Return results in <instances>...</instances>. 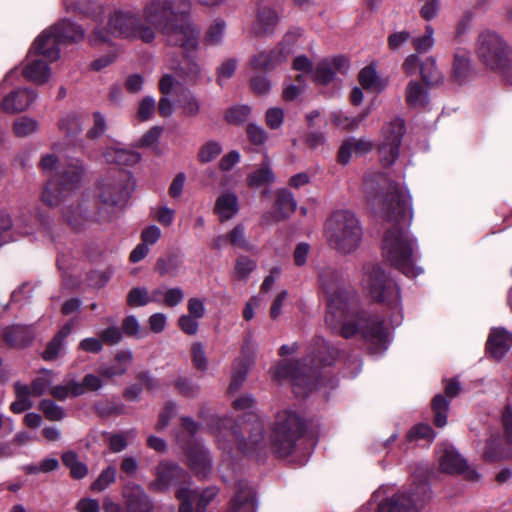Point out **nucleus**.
I'll return each instance as SVG.
<instances>
[{
    "label": "nucleus",
    "instance_id": "obj_5",
    "mask_svg": "<svg viewBox=\"0 0 512 512\" xmlns=\"http://www.w3.org/2000/svg\"><path fill=\"white\" fill-rule=\"evenodd\" d=\"M325 237L330 248L337 253L352 254L362 243L361 222L353 212L337 210L326 220Z\"/></svg>",
    "mask_w": 512,
    "mask_h": 512
},
{
    "label": "nucleus",
    "instance_id": "obj_60",
    "mask_svg": "<svg viewBox=\"0 0 512 512\" xmlns=\"http://www.w3.org/2000/svg\"><path fill=\"white\" fill-rule=\"evenodd\" d=\"M192 363L197 370L206 371L207 357L201 343H194L192 346Z\"/></svg>",
    "mask_w": 512,
    "mask_h": 512
},
{
    "label": "nucleus",
    "instance_id": "obj_22",
    "mask_svg": "<svg viewBox=\"0 0 512 512\" xmlns=\"http://www.w3.org/2000/svg\"><path fill=\"white\" fill-rule=\"evenodd\" d=\"M152 10L158 11L159 13L165 11L167 14L171 12V15L168 17V22L172 23L188 15L190 2L189 0H154L144 11V18L147 22L151 23V25H153V23L149 16Z\"/></svg>",
    "mask_w": 512,
    "mask_h": 512
},
{
    "label": "nucleus",
    "instance_id": "obj_47",
    "mask_svg": "<svg viewBox=\"0 0 512 512\" xmlns=\"http://www.w3.org/2000/svg\"><path fill=\"white\" fill-rule=\"evenodd\" d=\"M39 409L50 421H60L65 417L64 409L49 399L42 400Z\"/></svg>",
    "mask_w": 512,
    "mask_h": 512
},
{
    "label": "nucleus",
    "instance_id": "obj_23",
    "mask_svg": "<svg viewBox=\"0 0 512 512\" xmlns=\"http://www.w3.org/2000/svg\"><path fill=\"white\" fill-rule=\"evenodd\" d=\"M40 56L49 61L40 52L34 51L31 54L30 49L27 55V63L23 68L24 77L38 85L45 84L50 78V68L46 61L39 58Z\"/></svg>",
    "mask_w": 512,
    "mask_h": 512
},
{
    "label": "nucleus",
    "instance_id": "obj_36",
    "mask_svg": "<svg viewBox=\"0 0 512 512\" xmlns=\"http://www.w3.org/2000/svg\"><path fill=\"white\" fill-rule=\"evenodd\" d=\"M420 75L427 85H437L442 82V73L438 70L433 57H427L421 63Z\"/></svg>",
    "mask_w": 512,
    "mask_h": 512
},
{
    "label": "nucleus",
    "instance_id": "obj_19",
    "mask_svg": "<svg viewBox=\"0 0 512 512\" xmlns=\"http://www.w3.org/2000/svg\"><path fill=\"white\" fill-rule=\"evenodd\" d=\"M440 468L449 474H462L467 480L478 481L480 474L468 466L466 460L451 446L443 448L439 455Z\"/></svg>",
    "mask_w": 512,
    "mask_h": 512
},
{
    "label": "nucleus",
    "instance_id": "obj_61",
    "mask_svg": "<svg viewBox=\"0 0 512 512\" xmlns=\"http://www.w3.org/2000/svg\"><path fill=\"white\" fill-rule=\"evenodd\" d=\"M63 348L64 342L60 340V337H53L43 351L42 357L47 361L54 360L60 355Z\"/></svg>",
    "mask_w": 512,
    "mask_h": 512
},
{
    "label": "nucleus",
    "instance_id": "obj_12",
    "mask_svg": "<svg viewBox=\"0 0 512 512\" xmlns=\"http://www.w3.org/2000/svg\"><path fill=\"white\" fill-rule=\"evenodd\" d=\"M145 21L147 20L145 19ZM148 24L150 23H142L141 19L134 12L117 10L109 17L108 29L115 36L151 43L155 39V32Z\"/></svg>",
    "mask_w": 512,
    "mask_h": 512
},
{
    "label": "nucleus",
    "instance_id": "obj_7",
    "mask_svg": "<svg viewBox=\"0 0 512 512\" xmlns=\"http://www.w3.org/2000/svg\"><path fill=\"white\" fill-rule=\"evenodd\" d=\"M85 32L69 21L63 20L58 24L44 30L31 46L34 51L43 54L50 62L60 57L59 45L61 43L79 42L84 39Z\"/></svg>",
    "mask_w": 512,
    "mask_h": 512
},
{
    "label": "nucleus",
    "instance_id": "obj_31",
    "mask_svg": "<svg viewBox=\"0 0 512 512\" xmlns=\"http://www.w3.org/2000/svg\"><path fill=\"white\" fill-rule=\"evenodd\" d=\"M296 207V200L288 189L282 188L276 191L275 208L277 212L274 215L275 221L287 218L296 210Z\"/></svg>",
    "mask_w": 512,
    "mask_h": 512
},
{
    "label": "nucleus",
    "instance_id": "obj_62",
    "mask_svg": "<svg viewBox=\"0 0 512 512\" xmlns=\"http://www.w3.org/2000/svg\"><path fill=\"white\" fill-rule=\"evenodd\" d=\"M246 131L249 141L254 145H263L268 138L266 131L253 123L247 126Z\"/></svg>",
    "mask_w": 512,
    "mask_h": 512
},
{
    "label": "nucleus",
    "instance_id": "obj_46",
    "mask_svg": "<svg viewBox=\"0 0 512 512\" xmlns=\"http://www.w3.org/2000/svg\"><path fill=\"white\" fill-rule=\"evenodd\" d=\"M359 83L365 89H380L381 84L374 67H364L358 76Z\"/></svg>",
    "mask_w": 512,
    "mask_h": 512
},
{
    "label": "nucleus",
    "instance_id": "obj_3",
    "mask_svg": "<svg viewBox=\"0 0 512 512\" xmlns=\"http://www.w3.org/2000/svg\"><path fill=\"white\" fill-rule=\"evenodd\" d=\"M339 351L331 348L324 339H315L310 354L303 362L280 361L274 370L277 378L290 379L297 397H304L309 391L318 387L320 365H331L338 357Z\"/></svg>",
    "mask_w": 512,
    "mask_h": 512
},
{
    "label": "nucleus",
    "instance_id": "obj_21",
    "mask_svg": "<svg viewBox=\"0 0 512 512\" xmlns=\"http://www.w3.org/2000/svg\"><path fill=\"white\" fill-rule=\"evenodd\" d=\"M127 512H153V503L144 489L135 483H127L122 490Z\"/></svg>",
    "mask_w": 512,
    "mask_h": 512
},
{
    "label": "nucleus",
    "instance_id": "obj_8",
    "mask_svg": "<svg viewBox=\"0 0 512 512\" xmlns=\"http://www.w3.org/2000/svg\"><path fill=\"white\" fill-rule=\"evenodd\" d=\"M474 50L485 67L505 74L511 48L501 34L489 29L481 31L477 36Z\"/></svg>",
    "mask_w": 512,
    "mask_h": 512
},
{
    "label": "nucleus",
    "instance_id": "obj_28",
    "mask_svg": "<svg viewBox=\"0 0 512 512\" xmlns=\"http://www.w3.org/2000/svg\"><path fill=\"white\" fill-rule=\"evenodd\" d=\"M34 337V329L28 325H12L4 330L6 343L13 347H25L32 343Z\"/></svg>",
    "mask_w": 512,
    "mask_h": 512
},
{
    "label": "nucleus",
    "instance_id": "obj_59",
    "mask_svg": "<svg viewBox=\"0 0 512 512\" xmlns=\"http://www.w3.org/2000/svg\"><path fill=\"white\" fill-rule=\"evenodd\" d=\"M122 329L124 333L128 336L142 338L147 335V332L141 329V326L137 318L133 315L124 318V320L122 321Z\"/></svg>",
    "mask_w": 512,
    "mask_h": 512
},
{
    "label": "nucleus",
    "instance_id": "obj_18",
    "mask_svg": "<svg viewBox=\"0 0 512 512\" xmlns=\"http://www.w3.org/2000/svg\"><path fill=\"white\" fill-rule=\"evenodd\" d=\"M298 36V32H288L278 48L255 55L252 59V66L259 70H269L285 61L292 52V46Z\"/></svg>",
    "mask_w": 512,
    "mask_h": 512
},
{
    "label": "nucleus",
    "instance_id": "obj_34",
    "mask_svg": "<svg viewBox=\"0 0 512 512\" xmlns=\"http://www.w3.org/2000/svg\"><path fill=\"white\" fill-rule=\"evenodd\" d=\"M182 267L181 259L175 254H169L165 257H160L155 263V271L160 276H178Z\"/></svg>",
    "mask_w": 512,
    "mask_h": 512
},
{
    "label": "nucleus",
    "instance_id": "obj_38",
    "mask_svg": "<svg viewBox=\"0 0 512 512\" xmlns=\"http://www.w3.org/2000/svg\"><path fill=\"white\" fill-rule=\"evenodd\" d=\"M102 377L94 374H87L82 382L72 381L73 396L83 395L86 391H97L102 388Z\"/></svg>",
    "mask_w": 512,
    "mask_h": 512
},
{
    "label": "nucleus",
    "instance_id": "obj_27",
    "mask_svg": "<svg viewBox=\"0 0 512 512\" xmlns=\"http://www.w3.org/2000/svg\"><path fill=\"white\" fill-rule=\"evenodd\" d=\"M229 512H256L255 493L245 481L237 483Z\"/></svg>",
    "mask_w": 512,
    "mask_h": 512
},
{
    "label": "nucleus",
    "instance_id": "obj_56",
    "mask_svg": "<svg viewBox=\"0 0 512 512\" xmlns=\"http://www.w3.org/2000/svg\"><path fill=\"white\" fill-rule=\"evenodd\" d=\"M37 128V122L28 117H21L14 123V131L16 135L20 137H25L34 133Z\"/></svg>",
    "mask_w": 512,
    "mask_h": 512
},
{
    "label": "nucleus",
    "instance_id": "obj_32",
    "mask_svg": "<svg viewBox=\"0 0 512 512\" xmlns=\"http://www.w3.org/2000/svg\"><path fill=\"white\" fill-rule=\"evenodd\" d=\"M247 185L256 189L265 185H270L275 181V174L268 162L263 163L259 168L247 175Z\"/></svg>",
    "mask_w": 512,
    "mask_h": 512
},
{
    "label": "nucleus",
    "instance_id": "obj_29",
    "mask_svg": "<svg viewBox=\"0 0 512 512\" xmlns=\"http://www.w3.org/2000/svg\"><path fill=\"white\" fill-rule=\"evenodd\" d=\"M214 211L221 222L232 219L239 211L237 195L233 192L221 194L216 200Z\"/></svg>",
    "mask_w": 512,
    "mask_h": 512
},
{
    "label": "nucleus",
    "instance_id": "obj_35",
    "mask_svg": "<svg viewBox=\"0 0 512 512\" xmlns=\"http://www.w3.org/2000/svg\"><path fill=\"white\" fill-rule=\"evenodd\" d=\"M59 128L68 137H74L81 133L83 128V117L77 112L66 114L59 123Z\"/></svg>",
    "mask_w": 512,
    "mask_h": 512
},
{
    "label": "nucleus",
    "instance_id": "obj_41",
    "mask_svg": "<svg viewBox=\"0 0 512 512\" xmlns=\"http://www.w3.org/2000/svg\"><path fill=\"white\" fill-rule=\"evenodd\" d=\"M117 470L114 466H108L101 471L97 479L91 484L90 489L93 492H103L116 481Z\"/></svg>",
    "mask_w": 512,
    "mask_h": 512
},
{
    "label": "nucleus",
    "instance_id": "obj_50",
    "mask_svg": "<svg viewBox=\"0 0 512 512\" xmlns=\"http://www.w3.org/2000/svg\"><path fill=\"white\" fill-rule=\"evenodd\" d=\"M247 376V366L242 362H236L232 371L231 383L228 392L230 394L239 390L243 385Z\"/></svg>",
    "mask_w": 512,
    "mask_h": 512
},
{
    "label": "nucleus",
    "instance_id": "obj_1",
    "mask_svg": "<svg viewBox=\"0 0 512 512\" xmlns=\"http://www.w3.org/2000/svg\"><path fill=\"white\" fill-rule=\"evenodd\" d=\"M364 186L372 209L388 225L382 243L384 257L406 276L419 275L422 270L414 264L417 244L407 231L413 218L408 191L381 174L368 175Z\"/></svg>",
    "mask_w": 512,
    "mask_h": 512
},
{
    "label": "nucleus",
    "instance_id": "obj_40",
    "mask_svg": "<svg viewBox=\"0 0 512 512\" xmlns=\"http://www.w3.org/2000/svg\"><path fill=\"white\" fill-rule=\"evenodd\" d=\"M449 402L443 395H436L432 400V409L434 412V424L437 427H444L447 423V411Z\"/></svg>",
    "mask_w": 512,
    "mask_h": 512
},
{
    "label": "nucleus",
    "instance_id": "obj_58",
    "mask_svg": "<svg viewBox=\"0 0 512 512\" xmlns=\"http://www.w3.org/2000/svg\"><path fill=\"white\" fill-rule=\"evenodd\" d=\"M421 8L419 10L420 16L430 21L435 19L440 11V0H420Z\"/></svg>",
    "mask_w": 512,
    "mask_h": 512
},
{
    "label": "nucleus",
    "instance_id": "obj_16",
    "mask_svg": "<svg viewBox=\"0 0 512 512\" xmlns=\"http://www.w3.org/2000/svg\"><path fill=\"white\" fill-rule=\"evenodd\" d=\"M404 132V122L399 118L393 119L383 128L382 139L379 144V156L384 166L392 165L398 158Z\"/></svg>",
    "mask_w": 512,
    "mask_h": 512
},
{
    "label": "nucleus",
    "instance_id": "obj_53",
    "mask_svg": "<svg viewBox=\"0 0 512 512\" xmlns=\"http://www.w3.org/2000/svg\"><path fill=\"white\" fill-rule=\"evenodd\" d=\"M222 151L221 145L216 141L205 143L199 150L198 160L201 163H209L220 155Z\"/></svg>",
    "mask_w": 512,
    "mask_h": 512
},
{
    "label": "nucleus",
    "instance_id": "obj_43",
    "mask_svg": "<svg viewBox=\"0 0 512 512\" xmlns=\"http://www.w3.org/2000/svg\"><path fill=\"white\" fill-rule=\"evenodd\" d=\"M414 49L418 53H426L430 51L434 44V29L431 25L425 26V34L412 39Z\"/></svg>",
    "mask_w": 512,
    "mask_h": 512
},
{
    "label": "nucleus",
    "instance_id": "obj_48",
    "mask_svg": "<svg viewBox=\"0 0 512 512\" xmlns=\"http://www.w3.org/2000/svg\"><path fill=\"white\" fill-rule=\"evenodd\" d=\"M196 492L188 487H181L176 492V498L181 502L179 512H193Z\"/></svg>",
    "mask_w": 512,
    "mask_h": 512
},
{
    "label": "nucleus",
    "instance_id": "obj_6",
    "mask_svg": "<svg viewBox=\"0 0 512 512\" xmlns=\"http://www.w3.org/2000/svg\"><path fill=\"white\" fill-rule=\"evenodd\" d=\"M361 285L373 301L383 303L394 311L391 323L393 326H398L402 321L401 295L398 284L386 275L380 266L370 263L363 267Z\"/></svg>",
    "mask_w": 512,
    "mask_h": 512
},
{
    "label": "nucleus",
    "instance_id": "obj_55",
    "mask_svg": "<svg viewBox=\"0 0 512 512\" xmlns=\"http://www.w3.org/2000/svg\"><path fill=\"white\" fill-rule=\"evenodd\" d=\"M329 63L330 62L323 60L317 65L314 73V79L316 82L320 84H328L333 81L335 72Z\"/></svg>",
    "mask_w": 512,
    "mask_h": 512
},
{
    "label": "nucleus",
    "instance_id": "obj_42",
    "mask_svg": "<svg viewBox=\"0 0 512 512\" xmlns=\"http://www.w3.org/2000/svg\"><path fill=\"white\" fill-rule=\"evenodd\" d=\"M150 303L149 289L145 286L133 287L127 294V304L130 307H142Z\"/></svg>",
    "mask_w": 512,
    "mask_h": 512
},
{
    "label": "nucleus",
    "instance_id": "obj_2",
    "mask_svg": "<svg viewBox=\"0 0 512 512\" xmlns=\"http://www.w3.org/2000/svg\"><path fill=\"white\" fill-rule=\"evenodd\" d=\"M319 283L326 295L325 323L329 329L344 338L361 332L374 354L387 349L389 335L382 320L368 316L360 309L356 292L344 285L343 277L336 269L324 267L319 273Z\"/></svg>",
    "mask_w": 512,
    "mask_h": 512
},
{
    "label": "nucleus",
    "instance_id": "obj_25",
    "mask_svg": "<svg viewBox=\"0 0 512 512\" xmlns=\"http://www.w3.org/2000/svg\"><path fill=\"white\" fill-rule=\"evenodd\" d=\"M280 17L276 10L264 0L258 3L256 20L253 25V32L256 35H269L272 34L278 25Z\"/></svg>",
    "mask_w": 512,
    "mask_h": 512
},
{
    "label": "nucleus",
    "instance_id": "obj_30",
    "mask_svg": "<svg viewBox=\"0 0 512 512\" xmlns=\"http://www.w3.org/2000/svg\"><path fill=\"white\" fill-rule=\"evenodd\" d=\"M104 157L108 163L119 166H132L140 161V155L137 152L120 147L107 148Z\"/></svg>",
    "mask_w": 512,
    "mask_h": 512
},
{
    "label": "nucleus",
    "instance_id": "obj_45",
    "mask_svg": "<svg viewBox=\"0 0 512 512\" xmlns=\"http://www.w3.org/2000/svg\"><path fill=\"white\" fill-rule=\"evenodd\" d=\"M92 126L86 133V137L90 140H95L102 137L107 130V121L105 116L99 111H95L92 114Z\"/></svg>",
    "mask_w": 512,
    "mask_h": 512
},
{
    "label": "nucleus",
    "instance_id": "obj_4",
    "mask_svg": "<svg viewBox=\"0 0 512 512\" xmlns=\"http://www.w3.org/2000/svg\"><path fill=\"white\" fill-rule=\"evenodd\" d=\"M170 14L159 13L152 10L150 20L153 26L162 30L166 41L171 46L180 47L184 52V60L180 65V72L189 81H196L201 74V67L195 57L199 46L200 29L188 18V15L174 21L168 22Z\"/></svg>",
    "mask_w": 512,
    "mask_h": 512
},
{
    "label": "nucleus",
    "instance_id": "obj_14",
    "mask_svg": "<svg viewBox=\"0 0 512 512\" xmlns=\"http://www.w3.org/2000/svg\"><path fill=\"white\" fill-rule=\"evenodd\" d=\"M98 189V197L103 204L120 206L130 197L134 180L129 172L120 170L115 175L102 179Z\"/></svg>",
    "mask_w": 512,
    "mask_h": 512
},
{
    "label": "nucleus",
    "instance_id": "obj_57",
    "mask_svg": "<svg viewBox=\"0 0 512 512\" xmlns=\"http://www.w3.org/2000/svg\"><path fill=\"white\" fill-rule=\"evenodd\" d=\"M226 24L222 20H216L208 29L205 37V41L209 44L216 45L219 44L225 32Z\"/></svg>",
    "mask_w": 512,
    "mask_h": 512
},
{
    "label": "nucleus",
    "instance_id": "obj_63",
    "mask_svg": "<svg viewBox=\"0 0 512 512\" xmlns=\"http://www.w3.org/2000/svg\"><path fill=\"white\" fill-rule=\"evenodd\" d=\"M237 63L234 59L226 60L221 64V66L218 68V77L217 82L220 86L224 85V82H226L228 79L232 77L236 70Z\"/></svg>",
    "mask_w": 512,
    "mask_h": 512
},
{
    "label": "nucleus",
    "instance_id": "obj_15",
    "mask_svg": "<svg viewBox=\"0 0 512 512\" xmlns=\"http://www.w3.org/2000/svg\"><path fill=\"white\" fill-rule=\"evenodd\" d=\"M505 431V442L500 436L491 432L482 451V457L487 462H497L512 456V409L507 406L502 415Z\"/></svg>",
    "mask_w": 512,
    "mask_h": 512
},
{
    "label": "nucleus",
    "instance_id": "obj_13",
    "mask_svg": "<svg viewBox=\"0 0 512 512\" xmlns=\"http://www.w3.org/2000/svg\"><path fill=\"white\" fill-rule=\"evenodd\" d=\"M430 499V488L425 479H420L409 488L385 499L377 512H419Z\"/></svg>",
    "mask_w": 512,
    "mask_h": 512
},
{
    "label": "nucleus",
    "instance_id": "obj_11",
    "mask_svg": "<svg viewBox=\"0 0 512 512\" xmlns=\"http://www.w3.org/2000/svg\"><path fill=\"white\" fill-rule=\"evenodd\" d=\"M197 430L198 425L191 418H182V428L177 438L185 451L188 466L199 477H206L210 472L211 460L204 446L197 440L192 441Z\"/></svg>",
    "mask_w": 512,
    "mask_h": 512
},
{
    "label": "nucleus",
    "instance_id": "obj_24",
    "mask_svg": "<svg viewBox=\"0 0 512 512\" xmlns=\"http://www.w3.org/2000/svg\"><path fill=\"white\" fill-rule=\"evenodd\" d=\"M37 93L33 89L19 88L6 95L1 103L4 112L14 114L27 108L37 99Z\"/></svg>",
    "mask_w": 512,
    "mask_h": 512
},
{
    "label": "nucleus",
    "instance_id": "obj_54",
    "mask_svg": "<svg viewBox=\"0 0 512 512\" xmlns=\"http://www.w3.org/2000/svg\"><path fill=\"white\" fill-rule=\"evenodd\" d=\"M365 115L359 117L345 116L341 111H335L331 114L332 122L342 129H354L364 119Z\"/></svg>",
    "mask_w": 512,
    "mask_h": 512
},
{
    "label": "nucleus",
    "instance_id": "obj_9",
    "mask_svg": "<svg viewBox=\"0 0 512 512\" xmlns=\"http://www.w3.org/2000/svg\"><path fill=\"white\" fill-rule=\"evenodd\" d=\"M304 431L301 416L292 409H283L276 414L271 434L272 446L280 457L288 456L294 450Z\"/></svg>",
    "mask_w": 512,
    "mask_h": 512
},
{
    "label": "nucleus",
    "instance_id": "obj_44",
    "mask_svg": "<svg viewBox=\"0 0 512 512\" xmlns=\"http://www.w3.org/2000/svg\"><path fill=\"white\" fill-rule=\"evenodd\" d=\"M135 436L136 431L134 429L121 433L111 434L109 436V447L111 451L118 453L125 450L128 446V441L133 440Z\"/></svg>",
    "mask_w": 512,
    "mask_h": 512
},
{
    "label": "nucleus",
    "instance_id": "obj_20",
    "mask_svg": "<svg viewBox=\"0 0 512 512\" xmlns=\"http://www.w3.org/2000/svg\"><path fill=\"white\" fill-rule=\"evenodd\" d=\"M185 478L186 474L180 466L161 462L156 467V479L150 483L149 489L155 492H164L172 485L184 482Z\"/></svg>",
    "mask_w": 512,
    "mask_h": 512
},
{
    "label": "nucleus",
    "instance_id": "obj_37",
    "mask_svg": "<svg viewBox=\"0 0 512 512\" xmlns=\"http://www.w3.org/2000/svg\"><path fill=\"white\" fill-rule=\"evenodd\" d=\"M453 76L458 82L465 81L471 74V63L466 52L457 51L453 61Z\"/></svg>",
    "mask_w": 512,
    "mask_h": 512
},
{
    "label": "nucleus",
    "instance_id": "obj_33",
    "mask_svg": "<svg viewBox=\"0 0 512 512\" xmlns=\"http://www.w3.org/2000/svg\"><path fill=\"white\" fill-rule=\"evenodd\" d=\"M406 102L411 107H424L428 103V93L424 86L415 80L408 83L405 90Z\"/></svg>",
    "mask_w": 512,
    "mask_h": 512
},
{
    "label": "nucleus",
    "instance_id": "obj_17",
    "mask_svg": "<svg viewBox=\"0 0 512 512\" xmlns=\"http://www.w3.org/2000/svg\"><path fill=\"white\" fill-rule=\"evenodd\" d=\"M230 436L235 440L239 449L249 452L257 447L264 439V422L254 414H251L249 421H245L240 431H233Z\"/></svg>",
    "mask_w": 512,
    "mask_h": 512
},
{
    "label": "nucleus",
    "instance_id": "obj_26",
    "mask_svg": "<svg viewBox=\"0 0 512 512\" xmlns=\"http://www.w3.org/2000/svg\"><path fill=\"white\" fill-rule=\"evenodd\" d=\"M486 347L493 358L501 359L512 347V334L504 328H493Z\"/></svg>",
    "mask_w": 512,
    "mask_h": 512
},
{
    "label": "nucleus",
    "instance_id": "obj_64",
    "mask_svg": "<svg viewBox=\"0 0 512 512\" xmlns=\"http://www.w3.org/2000/svg\"><path fill=\"white\" fill-rule=\"evenodd\" d=\"M156 108V103L154 98L147 96L142 99L139 104L137 116L140 120H148L152 114L154 113Z\"/></svg>",
    "mask_w": 512,
    "mask_h": 512
},
{
    "label": "nucleus",
    "instance_id": "obj_39",
    "mask_svg": "<svg viewBox=\"0 0 512 512\" xmlns=\"http://www.w3.org/2000/svg\"><path fill=\"white\" fill-rule=\"evenodd\" d=\"M176 101L186 116H196L200 112V102L188 89L183 90Z\"/></svg>",
    "mask_w": 512,
    "mask_h": 512
},
{
    "label": "nucleus",
    "instance_id": "obj_51",
    "mask_svg": "<svg viewBox=\"0 0 512 512\" xmlns=\"http://www.w3.org/2000/svg\"><path fill=\"white\" fill-rule=\"evenodd\" d=\"M175 388L184 397L195 398L200 392V386L189 378L179 377L175 381Z\"/></svg>",
    "mask_w": 512,
    "mask_h": 512
},
{
    "label": "nucleus",
    "instance_id": "obj_52",
    "mask_svg": "<svg viewBox=\"0 0 512 512\" xmlns=\"http://www.w3.org/2000/svg\"><path fill=\"white\" fill-rule=\"evenodd\" d=\"M228 243L232 246L240 247L246 250L251 248L250 243L245 236V227L243 224H237L228 234Z\"/></svg>",
    "mask_w": 512,
    "mask_h": 512
},
{
    "label": "nucleus",
    "instance_id": "obj_49",
    "mask_svg": "<svg viewBox=\"0 0 512 512\" xmlns=\"http://www.w3.org/2000/svg\"><path fill=\"white\" fill-rule=\"evenodd\" d=\"M256 268V262L247 256L237 258L234 267V276L239 280H245Z\"/></svg>",
    "mask_w": 512,
    "mask_h": 512
},
{
    "label": "nucleus",
    "instance_id": "obj_10",
    "mask_svg": "<svg viewBox=\"0 0 512 512\" xmlns=\"http://www.w3.org/2000/svg\"><path fill=\"white\" fill-rule=\"evenodd\" d=\"M83 174L82 162L78 159L72 160L49 180L42 193V201L51 207L58 206L80 187Z\"/></svg>",
    "mask_w": 512,
    "mask_h": 512
}]
</instances>
